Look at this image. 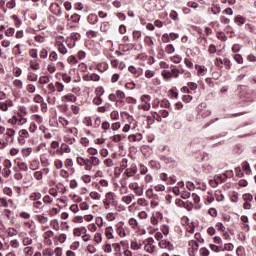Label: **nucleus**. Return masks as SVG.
Listing matches in <instances>:
<instances>
[{
  "mask_svg": "<svg viewBox=\"0 0 256 256\" xmlns=\"http://www.w3.org/2000/svg\"><path fill=\"white\" fill-rule=\"evenodd\" d=\"M50 227H52L55 231H59L60 229L59 220L58 219L51 220Z\"/></svg>",
  "mask_w": 256,
  "mask_h": 256,
  "instance_id": "27",
  "label": "nucleus"
},
{
  "mask_svg": "<svg viewBox=\"0 0 256 256\" xmlns=\"http://www.w3.org/2000/svg\"><path fill=\"white\" fill-rule=\"evenodd\" d=\"M129 225H131L132 229H137V225H139V223L137 222V219L130 218Z\"/></svg>",
  "mask_w": 256,
  "mask_h": 256,
  "instance_id": "47",
  "label": "nucleus"
},
{
  "mask_svg": "<svg viewBox=\"0 0 256 256\" xmlns=\"http://www.w3.org/2000/svg\"><path fill=\"white\" fill-rule=\"evenodd\" d=\"M133 201V196L127 195L122 197V203H125L126 205H131Z\"/></svg>",
  "mask_w": 256,
  "mask_h": 256,
  "instance_id": "30",
  "label": "nucleus"
},
{
  "mask_svg": "<svg viewBox=\"0 0 256 256\" xmlns=\"http://www.w3.org/2000/svg\"><path fill=\"white\" fill-rule=\"evenodd\" d=\"M144 250H146L147 253H155V246L154 244H145Z\"/></svg>",
  "mask_w": 256,
  "mask_h": 256,
  "instance_id": "31",
  "label": "nucleus"
},
{
  "mask_svg": "<svg viewBox=\"0 0 256 256\" xmlns=\"http://www.w3.org/2000/svg\"><path fill=\"white\" fill-rule=\"evenodd\" d=\"M100 31H102L103 33H107V31H109V22H102L100 26Z\"/></svg>",
  "mask_w": 256,
  "mask_h": 256,
  "instance_id": "39",
  "label": "nucleus"
},
{
  "mask_svg": "<svg viewBox=\"0 0 256 256\" xmlns=\"http://www.w3.org/2000/svg\"><path fill=\"white\" fill-rule=\"evenodd\" d=\"M102 249H103L104 253H111L113 251L110 243L104 244L102 246Z\"/></svg>",
  "mask_w": 256,
  "mask_h": 256,
  "instance_id": "42",
  "label": "nucleus"
},
{
  "mask_svg": "<svg viewBox=\"0 0 256 256\" xmlns=\"http://www.w3.org/2000/svg\"><path fill=\"white\" fill-rule=\"evenodd\" d=\"M26 91H27L28 93H35V91H36L35 85H33V84H28V85L26 86Z\"/></svg>",
  "mask_w": 256,
  "mask_h": 256,
  "instance_id": "57",
  "label": "nucleus"
},
{
  "mask_svg": "<svg viewBox=\"0 0 256 256\" xmlns=\"http://www.w3.org/2000/svg\"><path fill=\"white\" fill-rule=\"evenodd\" d=\"M9 107H13V100H6L5 102H0L1 111H8Z\"/></svg>",
  "mask_w": 256,
  "mask_h": 256,
  "instance_id": "12",
  "label": "nucleus"
},
{
  "mask_svg": "<svg viewBox=\"0 0 256 256\" xmlns=\"http://www.w3.org/2000/svg\"><path fill=\"white\" fill-rule=\"evenodd\" d=\"M38 221L42 225H45V223H47V221H49V218L47 216H45V214L38 215Z\"/></svg>",
  "mask_w": 256,
  "mask_h": 256,
  "instance_id": "37",
  "label": "nucleus"
},
{
  "mask_svg": "<svg viewBox=\"0 0 256 256\" xmlns=\"http://www.w3.org/2000/svg\"><path fill=\"white\" fill-rule=\"evenodd\" d=\"M234 22L236 23V25L241 26L244 25L245 23V17L238 15L235 17Z\"/></svg>",
  "mask_w": 256,
  "mask_h": 256,
  "instance_id": "25",
  "label": "nucleus"
},
{
  "mask_svg": "<svg viewBox=\"0 0 256 256\" xmlns=\"http://www.w3.org/2000/svg\"><path fill=\"white\" fill-rule=\"evenodd\" d=\"M242 198H243V200H244L245 202H248V203H249V201H253V195L250 194V193L244 194V195L242 196Z\"/></svg>",
  "mask_w": 256,
  "mask_h": 256,
  "instance_id": "55",
  "label": "nucleus"
},
{
  "mask_svg": "<svg viewBox=\"0 0 256 256\" xmlns=\"http://www.w3.org/2000/svg\"><path fill=\"white\" fill-rule=\"evenodd\" d=\"M55 237V233L52 230H48L44 233V239L48 241L49 245H51V239Z\"/></svg>",
  "mask_w": 256,
  "mask_h": 256,
  "instance_id": "17",
  "label": "nucleus"
},
{
  "mask_svg": "<svg viewBox=\"0 0 256 256\" xmlns=\"http://www.w3.org/2000/svg\"><path fill=\"white\" fill-rule=\"evenodd\" d=\"M123 225H125V223L123 222H119L118 224H116V233L121 238L127 237V232H125V227H123Z\"/></svg>",
  "mask_w": 256,
  "mask_h": 256,
  "instance_id": "6",
  "label": "nucleus"
},
{
  "mask_svg": "<svg viewBox=\"0 0 256 256\" xmlns=\"http://www.w3.org/2000/svg\"><path fill=\"white\" fill-rule=\"evenodd\" d=\"M144 43H146V45H148V47H153L155 45V43L153 42V39L149 36L145 37Z\"/></svg>",
  "mask_w": 256,
  "mask_h": 256,
  "instance_id": "46",
  "label": "nucleus"
},
{
  "mask_svg": "<svg viewBox=\"0 0 256 256\" xmlns=\"http://www.w3.org/2000/svg\"><path fill=\"white\" fill-rule=\"evenodd\" d=\"M30 67H31V69H33V71H39V69H40L39 62H37V60H31Z\"/></svg>",
  "mask_w": 256,
  "mask_h": 256,
  "instance_id": "28",
  "label": "nucleus"
},
{
  "mask_svg": "<svg viewBox=\"0 0 256 256\" xmlns=\"http://www.w3.org/2000/svg\"><path fill=\"white\" fill-rule=\"evenodd\" d=\"M170 69V77H174V79L179 78V69L175 68L173 65L170 66Z\"/></svg>",
  "mask_w": 256,
  "mask_h": 256,
  "instance_id": "20",
  "label": "nucleus"
},
{
  "mask_svg": "<svg viewBox=\"0 0 256 256\" xmlns=\"http://www.w3.org/2000/svg\"><path fill=\"white\" fill-rule=\"evenodd\" d=\"M128 71L132 73V75H135V77H141V75H143V69L136 68L135 66H129Z\"/></svg>",
  "mask_w": 256,
  "mask_h": 256,
  "instance_id": "10",
  "label": "nucleus"
},
{
  "mask_svg": "<svg viewBox=\"0 0 256 256\" xmlns=\"http://www.w3.org/2000/svg\"><path fill=\"white\" fill-rule=\"evenodd\" d=\"M6 37H13L15 35V28H8L5 31Z\"/></svg>",
  "mask_w": 256,
  "mask_h": 256,
  "instance_id": "52",
  "label": "nucleus"
},
{
  "mask_svg": "<svg viewBox=\"0 0 256 256\" xmlns=\"http://www.w3.org/2000/svg\"><path fill=\"white\" fill-rule=\"evenodd\" d=\"M47 91H48V95H52L53 93H55V84L49 83L47 85Z\"/></svg>",
  "mask_w": 256,
  "mask_h": 256,
  "instance_id": "44",
  "label": "nucleus"
},
{
  "mask_svg": "<svg viewBox=\"0 0 256 256\" xmlns=\"http://www.w3.org/2000/svg\"><path fill=\"white\" fill-rule=\"evenodd\" d=\"M200 255L201 256H209V249H207V248H201L200 249Z\"/></svg>",
  "mask_w": 256,
  "mask_h": 256,
  "instance_id": "64",
  "label": "nucleus"
},
{
  "mask_svg": "<svg viewBox=\"0 0 256 256\" xmlns=\"http://www.w3.org/2000/svg\"><path fill=\"white\" fill-rule=\"evenodd\" d=\"M54 167H56L57 169H62L63 168V161H61L60 159H57L54 161Z\"/></svg>",
  "mask_w": 256,
  "mask_h": 256,
  "instance_id": "61",
  "label": "nucleus"
},
{
  "mask_svg": "<svg viewBox=\"0 0 256 256\" xmlns=\"http://www.w3.org/2000/svg\"><path fill=\"white\" fill-rule=\"evenodd\" d=\"M135 173H137V165L131 164V166L125 170L124 175H126V177H133Z\"/></svg>",
  "mask_w": 256,
  "mask_h": 256,
  "instance_id": "8",
  "label": "nucleus"
},
{
  "mask_svg": "<svg viewBox=\"0 0 256 256\" xmlns=\"http://www.w3.org/2000/svg\"><path fill=\"white\" fill-rule=\"evenodd\" d=\"M49 168H42L41 170H37L33 173V178L35 181H42L43 180V173L45 175H49Z\"/></svg>",
  "mask_w": 256,
  "mask_h": 256,
  "instance_id": "4",
  "label": "nucleus"
},
{
  "mask_svg": "<svg viewBox=\"0 0 256 256\" xmlns=\"http://www.w3.org/2000/svg\"><path fill=\"white\" fill-rule=\"evenodd\" d=\"M100 126H101V118L96 117L95 120H94V123L92 124V127H94V129H97Z\"/></svg>",
  "mask_w": 256,
  "mask_h": 256,
  "instance_id": "54",
  "label": "nucleus"
},
{
  "mask_svg": "<svg viewBox=\"0 0 256 256\" xmlns=\"http://www.w3.org/2000/svg\"><path fill=\"white\" fill-rule=\"evenodd\" d=\"M142 245L137 243V241L132 240L130 243V249H132L133 251H139V249H141Z\"/></svg>",
  "mask_w": 256,
  "mask_h": 256,
  "instance_id": "22",
  "label": "nucleus"
},
{
  "mask_svg": "<svg viewBox=\"0 0 256 256\" xmlns=\"http://www.w3.org/2000/svg\"><path fill=\"white\" fill-rule=\"evenodd\" d=\"M49 81H50L49 76H41L39 78V83L41 85H45V84L49 83Z\"/></svg>",
  "mask_w": 256,
  "mask_h": 256,
  "instance_id": "48",
  "label": "nucleus"
},
{
  "mask_svg": "<svg viewBox=\"0 0 256 256\" xmlns=\"http://www.w3.org/2000/svg\"><path fill=\"white\" fill-rule=\"evenodd\" d=\"M31 201H39L41 199V193L39 192H34L30 195Z\"/></svg>",
  "mask_w": 256,
  "mask_h": 256,
  "instance_id": "38",
  "label": "nucleus"
},
{
  "mask_svg": "<svg viewBox=\"0 0 256 256\" xmlns=\"http://www.w3.org/2000/svg\"><path fill=\"white\" fill-rule=\"evenodd\" d=\"M217 39L220 41H227V36L223 32H217Z\"/></svg>",
  "mask_w": 256,
  "mask_h": 256,
  "instance_id": "60",
  "label": "nucleus"
},
{
  "mask_svg": "<svg viewBox=\"0 0 256 256\" xmlns=\"http://www.w3.org/2000/svg\"><path fill=\"white\" fill-rule=\"evenodd\" d=\"M181 59L182 58L179 55H175V56L170 57V61H172V63H176V64L181 63Z\"/></svg>",
  "mask_w": 256,
  "mask_h": 256,
  "instance_id": "51",
  "label": "nucleus"
},
{
  "mask_svg": "<svg viewBox=\"0 0 256 256\" xmlns=\"http://www.w3.org/2000/svg\"><path fill=\"white\" fill-rule=\"evenodd\" d=\"M61 99L63 103H75L77 101V97L73 94H66Z\"/></svg>",
  "mask_w": 256,
  "mask_h": 256,
  "instance_id": "9",
  "label": "nucleus"
},
{
  "mask_svg": "<svg viewBox=\"0 0 256 256\" xmlns=\"http://www.w3.org/2000/svg\"><path fill=\"white\" fill-rule=\"evenodd\" d=\"M6 135L7 137H10V143H13L15 141V130L11 128L6 129Z\"/></svg>",
  "mask_w": 256,
  "mask_h": 256,
  "instance_id": "21",
  "label": "nucleus"
},
{
  "mask_svg": "<svg viewBox=\"0 0 256 256\" xmlns=\"http://www.w3.org/2000/svg\"><path fill=\"white\" fill-rule=\"evenodd\" d=\"M27 79H28V81L35 82V81H37V79H39V76L37 74H35V73H29L27 75Z\"/></svg>",
  "mask_w": 256,
  "mask_h": 256,
  "instance_id": "43",
  "label": "nucleus"
},
{
  "mask_svg": "<svg viewBox=\"0 0 256 256\" xmlns=\"http://www.w3.org/2000/svg\"><path fill=\"white\" fill-rule=\"evenodd\" d=\"M90 163L92 167H99V165H101V160L96 156H92L90 157Z\"/></svg>",
  "mask_w": 256,
  "mask_h": 256,
  "instance_id": "19",
  "label": "nucleus"
},
{
  "mask_svg": "<svg viewBox=\"0 0 256 256\" xmlns=\"http://www.w3.org/2000/svg\"><path fill=\"white\" fill-rule=\"evenodd\" d=\"M50 11L53 13V15H56L57 17H63V9L58 3H52L50 5Z\"/></svg>",
  "mask_w": 256,
  "mask_h": 256,
  "instance_id": "3",
  "label": "nucleus"
},
{
  "mask_svg": "<svg viewBox=\"0 0 256 256\" xmlns=\"http://www.w3.org/2000/svg\"><path fill=\"white\" fill-rule=\"evenodd\" d=\"M24 253H25V255H27V256L33 255V247H31V246L25 247V248H24Z\"/></svg>",
  "mask_w": 256,
  "mask_h": 256,
  "instance_id": "56",
  "label": "nucleus"
},
{
  "mask_svg": "<svg viewBox=\"0 0 256 256\" xmlns=\"http://www.w3.org/2000/svg\"><path fill=\"white\" fill-rule=\"evenodd\" d=\"M105 236L107 239H115L113 235V226H108L105 230Z\"/></svg>",
  "mask_w": 256,
  "mask_h": 256,
  "instance_id": "18",
  "label": "nucleus"
},
{
  "mask_svg": "<svg viewBox=\"0 0 256 256\" xmlns=\"http://www.w3.org/2000/svg\"><path fill=\"white\" fill-rule=\"evenodd\" d=\"M56 102H57V98L55 97V95L54 94H48L47 103H49V105H55Z\"/></svg>",
  "mask_w": 256,
  "mask_h": 256,
  "instance_id": "26",
  "label": "nucleus"
},
{
  "mask_svg": "<svg viewBox=\"0 0 256 256\" xmlns=\"http://www.w3.org/2000/svg\"><path fill=\"white\" fill-rule=\"evenodd\" d=\"M90 198L94 199V201H100L101 194H99V192L92 191V192H90Z\"/></svg>",
  "mask_w": 256,
  "mask_h": 256,
  "instance_id": "32",
  "label": "nucleus"
},
{
  "mask_svg": "<svg viewBox=\"0 0 256 256\" xmlns=\"http://www.w3.org/2000/svg\"><path fill=\"white\" fill-rule=\"evenodd\" d=\"M115 193L113 192H108L105 194V198L103 200V205L105 206V209H109L112 206L117 205V203L115 202Z\"/></svg>",
  "mask_w": 256,
  "mask_h": 256,
  "instance_id": "1",
  "label": "nucleus"
},
{
  "mask_svg": "<svg viewBox=\"0 0 256 256\" xmlns=\"http://www.w3.org/2000/svg\"><path fill=\"white\" fill-rule=\"evenodd\" d=\"M84 81H100L101 76L98 74L92 73V74H86L83 76Z\"/></svg>",
  "mask_w": 256,
  "mask_h": 256,
  "instance_id": "11",
  "label": "nucleus"
},
{
  "mask_svg": "<svg viewBox=\"0 0 256 256\" xmlns=\"http://www.w3.org/2000/svg\"><path fill=\"white\" fill-rule=\"evenodd\" d=\"M112 248L114 250L115 255H119V253H121V244L113 243Z\"/></svg>",
  "mask_w": 256,
  "mask_h": 256,
  "instance_id": "34",
  "label": "nucleus"
},
{
  "mask_svg": "<svg viewBox=\"0 0 256 256\" xmlns=\"http://www.w3.org/2000/svg\"><path fill=\"white\" fill-rule=\"evenodd\" d=\"M162 77L165 79V81H170L171 80V71L163 70Z\"/></svg>",
  "mask_w": 256,
  "mask_h": 256,
  "instance_id": "36",
  "label": "nucleus"
},
{
  "mask_svg": "<svg viewBox=\"0 0 256 256\" xmlns=\"http://www.w3.org/2000/svg\"><path fill=\"white\" fill-rule=\"evenodd\" d=\"M60 148H62V151H63L64 153H71V147H69V145H67V144H62V145L60 146Z\"/></svg>",
  "mask_w": 256,
  "mask_h": 256,
  "instance_id": "59",
  "label": "nucleus"
},
{
  "mask_svg": "<svg viewBox=\"0 0 256 256\" xmlns=\"http://www.w3.org/2000/svg\"><path fill=\"white\" fill-rule=\"evenodd\" d=\"M16 165L20 171H24V172L29 171V166H27V163L23 162L22 160L17 161Z\"/></svg>",
  "mask_w": 256,
  "mask_h": 256,
  "instance_id": "15",
  "label": "nucleus"
},
{
  "mask_svg": "<svg viewBox=\"0 0 256 256\" xmlns=\"http://www.w3.org/2000/svg\"><path fill=\"white\" fill-rule=\"evenodd\" d=\"M58 51L61 55H67V47H65V44H59Z\"/></svg>",
  "mask_w": 256,
  "mask_h": 256,
  "instance_id": "41",
  "label": "nucleus"
},
{
  "mask_svg": "<svg viewBox=\"0 0 256 256\" xmlns=\"http://www.w3.org/2000/svg\"><path fill=\"white\" fill-rule=\"evenodd\" d=\"M54 87H55V91H57L58 93L63 92V90L65 89V85H63V83L61 82H56L54 84Z\"/></svg>",
  "mask_w": 256,
  "mask_h": 256,
  "instance_id": "29",
  "label": "nucleus"
},
{
  "mask_svg": "<svg viewBox=\"0 0 256 256\" xmlns=\"http://www.w3.org/2000/svg\"><path fill=\"white\" fill-rule=\"evenodd\" d=\"M41 167V162L39 159L35 158L29 161V169L31 171H37Z\"/></svg>",
  "mask_w": 256,
  "mask_h": 256,
  "instance_id": "7",
  "label": "nucleus"
},
{
  "mask_svg": "<svg viewBox=\"0 0 256 256\" xmlns=\"http://www.w3.org/2000/svg\"><path fill=\"white\" fill-rule=\"evenodd\" d=\"M40 163L44 169H49V165H51V161L46 156L40 157Z\"/></svg>",
  "mask_w": 256,
  "mask_h": 256,
  "instance_id": "16",
  "label": "nucleus"
},
{
  "mask_svg": "<svg viewBox=\"0 0 256 256\" xmlns=\"http://www.w3.org/2000/svg\"><path fill=\"white\" fill-rule=\"evenodd\" d=\"M209 247L211 251H214V253H220V251H223V247L217 246L215 244H210Z\"/></svg>",
  "mask_w": 256,
  "mask_h": 256,
  "instance_id": "33",
  "label": "nucleus"
},
{
  "mask_svg": "<svg viewBox=\"0 0 256 256\" xmlns=\"http://www.w3.org/2000/svg\"><path fill=\"white\" fill-rule=\"evenodd\" d=\"M62 81L64 83H71V76L69 74H62Z\"/></svg>",
  "mask_w": 256,
  "mask_h": 256,
  "instance_id": "62",
  "label": "nucleus"
},
{
  "mask_svg": "<svg viewBox=\"0 0 256 256\" xmlns=\"http://www.w3.org/2000/svg\"><path fill=\"white\" fill-rule=\"evenodd\" d=\"M140 99H141L142 103H144L145 105H151V96L150 95L144 94L141 96Z\"/></svg>",
  "mask_w": 256,
  "mask_h": 256,
  "instance_id": "24",
  "label": "nucleus"
},
{
  "mask_svg": "<svg viewBox=\"0 0 256 256\" xmlns=\"http://www.w3.org/2000/svg\"><path fill=\"white\" fill-rule=\"evenodd\" d=\"M165 51L168 53V55H171L175 53V46H173V44H168L165 48Z\"/></svg>",
  "mask_w": 256,
  "mask_h": 256,
  "instance_id": "40",
  "label": "nucleus"
},
{
  "mask_svg": "<svg viewBox=\"0 0 256 256\" xmlns=\"http://www.w3.org/2000/svg\"><path fill=\"white\" fill-rule=\"evenodd\" d=\"M214 195H215L216 201L218 202H221L225 199V196H223V194L221 193V190L216 191Z\"/></svg>",
  "mask_w": 256,
  "mask_h": 256,
  "instance_id": "35",
  "label": "nucleus"
},
{
  "mask_svg": "<svg viewBox=\"0 0 256 256\" xmlns=\"http://www.w3.org/2000/svg\"><path fill=\"white\" fill-rule=\"evenodd\" d=\"M137 203L141 206V207H147L149 205V202L145 199V198H139L137 200Z\"/></svg>",
  "mask_w": 256,
  "mask_h": 256,
  "instance_id": "45",
  "label": "nucleus"
},
{
  "mask_svg": "<svg viewBox=\"0 0 256 256\" xmlns=\"http://www.w3.org/2000/svg\"><path fill=\"white\" fill-rule=\"evenodd\" d=\"M214 179L218 183H225L227 181V173L217 174L214 176Z\"/></svg>",
  "mask_w": 256,
  "mask_h": 256,
  "instance_id": "13",
  "label": "nucleus"
},
{
  "mask_svg": "<svg viewBox=\"0 0 256 256\" xmlns=\"http://www.w3.org/2000/svg\"><path fill=\"white\" fill-rule=\"evenodd\" d=\"M128 187L137 195V197H141L143 195V187L139 186V183L132 182Z\"/></svg>",
  "mask_w": 256,
  "mask_h": 256,
  "instance_id": "2",
  "label": "nucleus"
},
{
  "mask_svg": "<svg viewBox=\"0 0 256 256\" xmlns=\"http://www.w3.org/2000/svg\"><path fill=\"white\" fill-rule=\"evenodd\" d=\"M110 118L113 120V121H117V119H119V112L118 111H112L111 114H110Z\"/></svg>",
  "mask_w": 256,
  "mask_h": 256,
  "instance_id": "58",
  "label": "nucleus"
},
{
  "mask_svg": "<svg viewBox=\"0 0 256 256\" xmlns=\"http://www.w3.org/2000/svg\"><path fill=\"white\" fill-rule=\"evenodd\" d=\"M138 109L142 111H149L151 109V104H140L138 105Z\"/></svg>",
  "mask_w": 256,
  "mask_h": 256,
  "instance_id": "50",
  "label": "nucleus"
},
{
  "mask_svg": "<svg viewBox=\"0 0 256 256\" xmlns=\"http://www.w3.org/2000/svg\"><path fill=\"white\" fill-rule=\"evenodd\" d=\"M87 21L90 25H95L99 21V17L97 14H89L87 17Z\"/></svg>",
  "mask_w": 256,
  "mask_h": 256,
  "instance_id": "14",
  "label": "nucleus"
},
{
  "mask_svg": "<svg viewBox=\"0 0 256 256\" xmlns=\"http://www.w3.org/2000/svg\"><path fill=\"white\" fill-rule=\"evenodd\" d=\"M104 165L107 167H113V165H115V163H113V159L107 158L106 160H104Z\"/></svg>",
  "mask_w": 256,
  "mask_h": 256,
  "instance_id": "63",
  "label": "nucleus"
},
{
  "mask_svg": "<svg viewBox=\"0 0 256 256\" xmlns=\"http://www.w3.org/2000/svg\"><path fill=\"white\" fill-rule=\"evenodd\" d=\"M159 247H161V249H169L170 247H172V245L171 242L167 240H162L159 242Z\"/></svg>",
  "mask_w": 256,
  "mask_h": 256,
  "instance_id": "23",
  "label": "nucleus"
},
{
  "mask_svg": "<svg viewBox=\"0 0 256 256\" xmlns=\"http://www.w3.org/2000/svg\"><path fill=\"white\" fill-rule=\"evenodd\" d=\"M25 115H27V112L25 111V108L19 109V112L16 115L18 125H25V123H27V118H25Z\"/></svg>",
  "mask_w": 256,
  "mask_h": 256,
  "instance_id": "5",
  "label": "nucleus"
},
{
  "mask_svg": "<svg viewBox=\"0 0 256 256\" xmlns=\"http://www.w3.org/2000/svg\"><path fill=\"white\" fill-rule=\"evenodd\" d=\"M7 233L9 237H15L17 235V229L15 228H8Z\"/></svg>",
  "mask_w": 256,
  "mask_h": 256,
  "instance_id": "53",
  "label": "nucleus"
},
{
  "mask_svg": "<svg viewBox=\"0 0 256 256\" xmlns=\"http://www.w3.org/2000/svg\"><path fill=\"white\" fill-rule=\"evenodd\" d=\"M14 87H17V89H23V81L16 79L13 82Z\"/></svg>",
  "mask_w": 256,
  "mask_h": 256,
  "instance_id": "49",
  "label": "nucleus"
}]
</instances>
